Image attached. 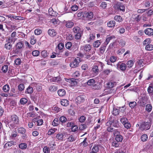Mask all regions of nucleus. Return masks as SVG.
I'll list each match as a JSON object with an SVG mask.
<instances>
[{
  "label": "nucleus",
  "mask_w": 153,
  "mask_h": 153,
  "mask_svg": "<svg viewBox=\"0 0 153 153\" xmlns=\"http://www.w3.org/2000/svg\"><path fill=\"white\" fill-rule=\"evenodd\" d=\"M118 123L117 120L112 119H111V121H110L109 123V124H110L111 125H112L115 128H118L120 127V126Z\"/></svg>",
  "instance_id": "nucleus-7"
},
{
  "label": "nucleus",
  "mask_w": 153,
  "mask_h": 153,
  "mask_svg": "<svg viewBox=\"0 0 153 153\" xmlns=\"http://www.w3.org/2000/svg\"><path fill=\"white\" fill-rule=\"evenodd\" d=\"M117 68L120 69L122 71H125L126 68V65L124 63H121V62H119L117 64Z\"/></svg>",
  "instance_id": "nucleus-6"
},
{
  "label": "nucleus",
  "mask_w": 153,
  "mask_h": 153,
  "mask_svg": "<svg viewBox=\"0 0 153 153\" xmlns=\"http://www.w3.org/2000/svg\"><path fill=\"white\" fill-rule=\"evenodd\" d=\"M114 19L119 22H121L123 21L122 18L120 16H115Z\"/></svg>",
  "instance_id": "nucleus-34"
},
{
  "label": "nucleus",
  "mask_w": 153,
  "mask_h": 153,
  "mask_svg": "<svg viewBox=\"0 0 153 153\" xmlns=\"http://www.w3.org/2000/svg\"><path fill=\"white\" fill-rule=\"evenodd\" d=\"M11 121L13 123L12 126V128H13L19 124V117L16 114L12 115L11 117Z\"/></svg>",
  "instance_id": "nucleus-1"
},
{
  "label": "nucleus",
  "mask_w": 153,
  "mask_h": 153,
  "mask_svg": "<svg viewBox=\"0 0 153 153\" xmlns=\"http://www.w3.org/2000/svg\"><path fill=\"white\" fill-rule=\"evenodd\" d=\"M39 54V52L38 51L35 50L33 51L32 52V54L35 56H38Z\"/></svg>",
  "instance_id": "nucleus-57"
},
{
  "label": "nucleus",
  "mask_w": 153,
  "mask_h": 153,
  "mask_svg": "<svg viewBox=\"0 0 153 153\" xmlns=\"http://www.w3.org/2000/svg\"><path fill=\"white\" fill-rule=\"evenodd\" d=\"M116 6L117 8L120 9V10H125V7L123 4H118Z\"/></svg>",
  "instance_id": "nucleus-27"
},
{
  "label": "nucleus",
  "mask_w": 153,
  "mask_h": 153,
  "mask_svg": "<svg viewBox=\"0 0 153 153\" xmlns=\"http://www.w3.org/2000/svg\"><path fill=\"white\" fill-rule=\"evenodd\" d=\"M59 120L62 123L65 122L67 121L66 117L64 116H61L59 118Z\"/></svg>",
  "instance_id": "nucleus-54"
},
{
  "label": "nucleus",
  "mask_w": 153,
  "mask_h": 153,
  "mask_svg": "<svg viewBox=\"0 0 153 153\" xmlns=\"http://www.w3.org/2000/svg\"><path fill=\"white\" fill-rule=\"evenodd\" d=\"M114 83H115V82H110L107 83L106 85L107 87L109 88H111L114 87Z\"/></svg>",
  "instance_id": "nucleus-39"
},
{
  "label": "nucleus",
  "mask_w": 153,
  "mask_h": 153,
  "mask_svg": "<svg viewBox=\"0 0 153 153\" xmlns=\"http://www.w3.org/2000/svg\"><path fill=\"white\" fill-rule=\"evenodd\" d=\"M95 80L93 79H91L88 81L87 84L88 85H94L95 84Z\"/></svg>",
  "instance_id": "nucleus-41"
},
{
  "label": "nucleus",
  "mask_w": 153,
  "mask_h": 153,
  "mask_svg": "<svg viewBox=\"0 0 153 153\" xmlns=\"http://www.w3.org/2000/svg\"><path fill=\"white\" fill-rule=\"evenodd\" d=\"M145 49L146 50L151 51L153 50V45H147L145 47Z\"/></svg>",
  "instance_id": "nucleus-30"
},
{
  "label": "nucleus",
  "mask_w": 153,
  "mask_h": 153,
  "mask_svg": "<svg viewBox=\"0 0 153 153\" xmlns=\"http://www.w3.org/2000/svg\"><path fill=\"white\" fill-rule=\"evenodd\" d=\"M27 100L25 98H21L20 101V103L22 105L25 104L27 102Z\"/></svg>",
  "instance_id": "nucleus-43"
},
{
  "label": "nucleus",
  "mask_w": 153,
  "mask_h": 153,
  "mask_svg": "<svg viewBox=\"0 0 153 153\" xmlns=\"http://www.w3.org/2000/svg\"><path fill=\"white\" fill-rule=\"evenodd\" d=\"M92 71L95 73L99 71L98 66L96 65L94 66L92 69Z\"/></svg>",
  "instance_id": "nucleus-58"
},
{
  "label": "nucleus",
  "mask_w": 153,
  "mask_h": 153,
  "mask_svg": "<svg viewBox=\"0 0 153 153\" xmlns=\"http://www.w3.org/2000/svg\"><path fill=\"white\" fill-rule=\"evenodd\" d=\"M61 81V79L59 76L57 77H53L50 79V81L51 82H58Z\"/></svg>",
  "instance_id": "nucleus-12"
},
{
  "label": "nucleus",
  "mask_w": 153,
  "mask_h": 153,
  "mask_svg": "<svg viewBox=\"0 0 153 153\" xmlns=\"http://www.w3.org/2000/svg\"><path fill=\"white\" fill-rule=\"evenodd\" d=\"M115 25V22L114 21L112 20L108 22L107 25L109 27H114Z\"/></svg>",
  "instance_id": "nucleus-15"
},
{
  "label": "nucleus",
  "mask_w": 153,
  "mask_h": 153,
  "mask_svg": "<svg viewBox=\"0 0 153 153\" xmlns=\"http://www.w3.org/2000/svg\"><path fill=\"white\" fill-rule=\"evenodd\" d=\"M16 48L15 51L16 53L21 52L23 48L24 44L23 42L20 41L18 42L16 45Z\"/></svg>",
  "instance_id": "nucleus-3"
},
{
  "label": "nucleus",
  "mask_w": 153,
  "mask_h": 153,
  "mask_svg": "<svg viewBox=\"0 0 153 153\" xmlns=\"http://www.w3.org/2000/svg\"><path fill=\"white\" fill-rule=\"evenodd\" d=\"M72 45V43L71 42H68L65 44L66 48L68 49H69L71 47Z\"/></svg>",
  "instance_id": "nucleus-62"
},
{
  "label": "nucleus",
  "mask_w": 153,
  "mask_h": 153,
  "mask_svg": "<svg viewBox=\"0 0 153 153\" xmlns=\"http://www.w3.org/2000/svg\"><path fill=\"white\" fill-rule=\"evenodd\" d=\"M119 142L116 140V141H114L112 143V145L113 147H118L119 146L120 144Z\"/></svg>",
  "instance_id": "nucleus-40"
},
{
  "label": "nucleus",
  "mask_w": 153,
  "mask_h": 153,
  "mask_svg": "<svg viewBox=\"0 0 153 153\" xmlns=\"http://www.w3.org/2000/svg\"><path fill=\"white\" fill-rule=\"evenodd\" d=\"M48 53L45 50L42 51L41 52L42 56L44 57H46L48 56Z\"/></svg>",
  "instance_id": "nucleus-45"
},
{
  "label": "nucleus",
  "mask_w": 153,
  "mask_h": 153,
  "mask_svg": "<svg viewBox=\"0 0 153 153\" xmlns=\"http://www.w3.org/2000/svg\"><path fill=\"white\" fill-rule=\"evenodd\" d=\"M65 26L68 28H70L72 27L74 24V23L71 21H68L65 22Z\"/></svg>",
  "instance_id": "nucleus-16"
},
{
  "label": "nucleus",
  "mask_w": 153,
  "mask_h": 153,
  "mask_svg": "<svg viewBox=\"0 0 153 153\" xmlns=\"http://www.w3.org/2000/svg\"><path fill=\"white\" fill-rule=\"evenodd\" d=\"M48 13L50 15L52 16H55L56 15V13L54 11L52 8H50L48 10Z\"/></svg>",
  "instance_id": "nucleus-17"
},
{
  "label": "nucleus",
  "mask_w": 153,
  "mask_h": 153,
  "mask_svg": "<svg viewBox=\"0 0 153 153\" xmlns=\"http://www.w3.org/2000/svg\"><path fill=\"white\" fill-rule=\"evenodd\" d=\"M115 139L116 140L119 142H121L123 139V137L120 134L116 136Z\"/></svg>",
  "instance_id": "nucleus-25"
},
{
  "label": "nucleus",
  "mask_w": 153,
  "mask_h": 153,
  "mask_svg": "<svg viewBox=\"0 0 153 153\" xmlns=\"http://www.w3.org/2000/svg\"><path fill=\"white\" fill-rule=\"evenodd\" d=\"M8 70V66L7 65H4L1 68V70L3 72L6 73Z\"/></svg>",
  "instance_id": "nucleus-50"
},
{
  "label": "nucleus",
  "mask_w": 153,
  "mask_h": 153,
  "mask_svg": "<svg viewBox=\"0 0 153 153\" xmlns=\"http://www.w3.org/2000/svg\"><path fill=\"white\" fill-rule=\"evenodd\" d=\"M143 62H144L143 59H140L138 61H137V62H136L137 65H138V66L140 67H143L144 65V63Z\"/></svg>",
  "instance_id": "nucleus-20"
},
{
  "label": "nucleus",
  "mask_w": 153,
  "mask_h": 153,
  "mask_svg": "<svg viewBox=\"0 0 153 153\" xmlns=\"http://www.w3.org/2000/svg\"><path fill=\"white\" fill-rule=\"evenodd\" d=\"M84 17L90 20L93 17L94 14L93 12H85Z\"/></svg>",
  "instance_id": "nucleus-10"
},
{
  "label": "nucleus",
  "mask_w": 153,
  "mask_h": 153,
  "mask_svg": "<svg viewBox=\"0 0 153 153\" xmlns=\"http://www.w3.org/2000/svg\"><path fill=\"white\" fill-rule=\"evenodd\" d=\"M73 31L76 33L75 38L77 39H79L81 37V32L80 28L78 27H75L73 28Z\"/></svg>",
  "instance_id": "nucleus-2"
},
{
  "label": "nucleus",
  "mask_w": 153,
  "mask_h": 153,
  "mask_svg": "<svg viewBox=\"0 0 153 153\" xmlns=\"http://www.w3.org/2000/svg\"><path fill=\"white\" fill-rule=\"evenodd\" d=\"M58 22V20L55 18L51 19L50 21L51 23L55 25L57 24Z\"/></svg>",
  "instance_id": "nucleus-59"
},
{
  "label": "nucleus",
  "mask_w": 153,
  "mask_h": 153,
  "mask_svg": "<svg viewBox=\"0 0 153 153\" xmlns=\"http://www.w3.org/2000/svg\"><path fill=\"white\" fill-rule=\"evenodd\" d=\"M18 131L19 133L24 134L26 132L25 129L23 127H21L18 129Z\"/></svg>",
  "instance_id": "nucleus-26"
},
{
  "label": "nucleus",
  "mask_w": 153,
  "mask_h": 153,
  "mask_svg": "<svg viewBox=\"0 0 153 153\" xmlns=\"http://www.w3.org/2000/svg\"><path fill=\"white\" fill-rule=\"evenodd\" d=\"M91 48V46L89 44H86L81 47L82 49L84 50V52H85L86 53L89 52Z\"/></svg>",
  "instance_id": "nucleus-9"
},
{
  "label": "nucleus",
  "mask_w": 153,
  "mask_h": 153,
  "mask_svg": "<svg viewBox=\"0 0 153 153\" xmlns=\"http://www.w3.org/2000/svg\"><path fill=\"white\" fill-rule=\"evenodd\" d=\"M81 61V59L79 57H77L74 59L72 62L70 64V66L71 67L73 68L77 67L79 63Z\"/></svg>",
  "instance_id": "nucleus-4"
},
{
  "label": "nucleus",
  "mask_w": 153,
  "mask_h": 153,
  "mask_svg": "<svg viewBox=\"0 0 153 153\" xmlns=\"http://www.w3.org/2000/svg\"><path fill=\"white\" fill-rule=\"evenodd\" d=\"M151 40L150 39H146L143 42V44L144 45H146V44L149 45L151 42Z\"/></svg>",
  "instance_id": "nucleus-42"
},
{
  "label": "nucleus",
  "mask_w": 153,
  "mask_h": 153,
  "mask_svg": "<svg viewBox=\"0 0 153 153\" xmlns=\"http://www.w3.org/2000/svg\"><path fill=\"white\" fill-rule=\"evenodd\" d=\"M150 126L151 125L150 123L149 122H144L141 124L139 128L142 131L145 130H148L150 128Z\"/></svg>",
  "instance_id": "nucleus-5"
},
{
  "label": "nucleus",
  "mask_w": 153,
  "mask_h": 153,
  "mask_svg": "<svg viewBox=\"0 0 153 153\" xmlns=\"http://www.w3.org/2000/svg\"><path fill=\"white\" fill-rule=\"evenodd\" d=\"M48 34L51 36L53 37L57 34L56 32L53 29H49L48 31Z\"/></svg>",
  "instance_id": "nucleus-13"
},
{
  "label": "nucleus",
  "mask_w": 153,
  "mask_h": 153,
  "mask_svg": "<svg viewBox=\"0 0 153 153\" xmlns=\"http://www.w3.org/2000/svg\"><path fill=\"white\" fill-rule=\"evenodd\" d=\"M27 147V144L24 143H21L19 145V148L23 149H26Z\"/></svg>",
  "instance_id": "nucleus-29"
},
{
  "label": "nucleus",
  "mask_w": 153,
  "mask_h": 153,
  "mask_svg": "<svg viewBox=\"0 0 153 153\" xmlns=\"http://www.w3.org/2000/svg\"><path fill=\"white\" fill-rule=\"evenodd\" d=\"M85 14V13L83 12H79L77 14V16L78 17H80L81 18H84V14Z\"/></svg>",
  "instance_id": "nucleus-55"
},
{
  "label": "nucleus",
  "mask_w": 153,
  "mask_h": 153,
  "mask_svg": "<svg viewBox=\"0 0 153 153\" xmlns=\"http://www.w3.org/2000/svg\"><path fill=\"white\" fill-rule=\"evenodd\" d=\"M101 42L99 40L95 41L93 44V46L95 48H98L100 45Z\"/></svg>",
  "instance_id": "nucleus-33"
},
{
  "label": "nucleus",
  "mask_w": 153,
  "mask_h": 153,
  "mask_svg": "<svg viewBox=\"0 0 153 153\" xmlns=\"http://www.w3.org/2000/svg\"><path fill=\"white\" fill-rule=\"evenodd\" d=\"M117 59V58L114 56H111L110 58V60L111 62H115Z\"/></svg>",
  "instance_id": "nucleus-63"
},
{
  "label": "nucleus",
  "mask_w": 153,
  "mask_h": 153,
  "mask_svg": "<svg viewBox=\"0 0 153 153\" xmlns=\"http://www.w3.org/2000/svg\"><path fill=\"white\" fill-rule=\"evenodd\" d=\"M152 109V106L151 104H147L146 105V110L149 112H150Z\"/></svg>",
  "instance_id": "nucleus-35"
},
{
  "label": "nucleus",
  "mask_w": 153,
  "mask_h": 153,
  "mask_svg": "<svg viewBox=\"0 0 153 153\" xmlns=\"http://www.w3.org/2000/svg\"><path fill=\"white\" fill-rule=\"evenodd\" d=\"M127 63L128 67L129 68H131L134 64V62L132 60L128 61Z\"/></svg>",
  "instance_id": "nucleus-52"
},
{
  "label": "nucleus",
  "mask_w": 153,
  "mask_h": 153,
  "mask_svg": "<svg viewBox=\"0 0 153 153\" xmlns=\"http://www.w3.org/2000/svg\"><path fill=\"white\" fill-rule=\"evenodd\" d=\"M12 46V45L9 42H7L4 45V48L8 50H10Z\"/></svg>",
  "instance_id": "nucleus-37"
},
{
  "label": "nucleus",
  "mask_w": 153,
  "mask_h": 153,
  "mask_svg": "<svg viewBox=\"0 0 153 153\" xmlns=\"http://www.w3.org/2000/svg\"><path fill=\"white\" fill-rule=\"evenodd\" d=\"M76 138L75 137L72 135H70L67 138V140L69 142H73L75 141Z\"/></svg>",
  "instance_id": "nucleus-32"
},
{
  "label": "nucleus",
  "mask_w": 153,
  "mask_h": 153,
  "mask_svg": "<svg viewBox=\"0 0 153 153\" xmlns=\"http://www.w3.org/2000/svg\"><path fill=\"white\" fill-rule=\"evenodd\" d=\"M85 97L84 95H81L77 97L75 101L77 104L83 102L85 100Z\"/></svg>",
  "instance_id": "nucleus-8"
},
{
  "label": "nucleus",
  "mask_w": 153,
  "mask_h": 153,
  "mask_svg": "<svg viewBox=\"0 0 153 153\" xmlns=\"http://www.w3.org/2000/svg\"><path fill=\"white\" fill-rule=\"evenodd\" d=\"M33 92V88L30 86H29L25 91V93L32 94Z\"/></svg>",
  "instance_id": "nucleus-21"
},
{
  "label": "nucleus",
  "mask_w": 153,
  "mask_h": 153,
  "mask_svg": "<svg viewBox=\"0 0 153 153\" xmlns=\"http://www.w3.org/2000/svg\"><path fill=\"white\" fill-rule=\"evenodd\" d=\"M139 101L140 103L144 105L146 103V99L145 97H143L140 99Z\"/></svg>",
  "instance_id": "nucleus-36"
},
{
  "label": "nucleus",
  "mask_w": 153,
  "mask_h": 153,
  "mask_svg": "<svg viewBox=\"0 0 153 153\" xmlns=\"http://www.w3.org/2000/svg\"><path fill=\"white\" fill-rule=\"evenodd\" d=\"M129 106L131 108H134V107L137 105L136 102L135 101L131 102L129 104Z\"/></svg>",
  "instance_id": "nucleus-44"
},
{
  "label": "nucleus",
  "mask_w": 153,
  "mask_h": 153,
  "mask_svg": "<svg viewBox=\"0 0 153 153\" xmlns=\"http://www.w3.org/2000/svg\"><path fill=\"white\" fill-rule=\"evenodd\" d=\"M120 113V110L119 109L116 108H114L112 112V114L116 116L118 115Z\"/></svg>",
  "instance_id": "nucleus-24"
},
{
  "label": "nucleus",
  "mask_w": 153,
  "mask_h": 153,
  "mask_svg": "<svg viewBox=\"0 0 153 153\" xmlns=\"http://www.w3.org/2000/svg\"><path fill=\"white\" fill-rule=\"evenodd\" d=\"M86 120V117L84 116H81L79 118V120L81 123H83Z\"/></svg>",
  "instance_id": "nucleus-51"
},
{
  "label": "nucleus",
  "mask_w": 153,
  "mask_h": 153,
  "mask_svg": "<svg viewBox=\"0 0 153 153\" xmlns=\"http://www.w3.org/2000/svg\"><path fill=\"white\" fill-rule=\"evenodd\" d=\"M120 131H119L118 129H114L113 132V134L114 136H116L118 135H120Z\"/></svg>",
  "instance_id": "nucleus-48"
},
{
  "label": "nucleus",
  "mask_w": 153,
  "mask_h": 153,
  "mask_svg": "<svg viewBox=\"0 0 153 153\" xmlns=\"http://www.w3.org/2000/svg\"><path fill=\"white\" fill-rule=\"evenodd\" d=\"M111 71V70L106 69L103 71V73L105 75H108Z\"/></svg>",
  "instance_id": "nucleus-61"
},
{
  "label": "nucleus",
  "mask_w": 153,
  "mask_h": 153,
  "mask_svg": "<svg viewBox=\"0 0 153 153\" xmlns=\"http://www.w3.org/2000/svg\"><path fill=\"white\" fill-rule=\"evenodd\" d=\"M58 94L60 96L62 97L65 95V91L64 89H60L58 91Z\"/></svg>",
  "instance_id": "nucleus-19"
},
{
  "label": "nucleus",
  "mask_w": 153,
  "mask_h": 153,
  "mask_svg": "<svg viewBox=\"0 0 153 153\" xmlns=\"http://www.w3.org/2000/svg\"><path fill=\"white\" fill-rule=\"evenodd\" d=\"M15 142L13 141L8 142L6 143L4 145V147L6 148H9L11 146L14 145Z\"/></svg>",
  "instance_id": "nucleus-18"
},
{
  "label": "nucleus",
  "mask_w": 153,
  "mask_h": 153,
  "mask_svg": "<svg viewBox=\"0 0 153 153\" xmlns=\"http://www.w3.org/2000/svg\"><path fill=\"white\" fill-rule=\"evenodd\" d=\"M147 91L149 93H152L153 92V87L149 86L148 88Z\"/></svg>",
  "instance_id": "nucleus-64"
},
{
  "label": "nucleus",
  "mask_w": 153,
  "mask_h": 153,
  "mask_svg": "<svg viewBox=\"0 0 153 153\" xmlns=\"http://www.w3.org/2000/svg\"><path fill=\"white\" fill-rule=\"evenodd\" d=\"M99 151V148L98 146H94L92 148L91 152L90 153H97Z\"/></svg>",
  "instance_id": "nucleus-22"
},
{
  "label": "nucleus",
  "mask_w": 153,
  "mask_h": 153,
  "mask_svg": "<svg viewBox=\"0 0 153 153\" xmlns=\"http://www.w3.org/2000/svg\"><path fill=\"white\" fill-rule=\"evenodd\" d=\"M100 7L102 8L105 9L107 7V4L105 2H102L100 5Z\"/></svg>",
  "instance_id": "nucleus-53"
},
{
  "label": "nucleus",
  "mask_w": 153,
  "mask_h": 153,
  "mask_svg": "<svg viewBox=\"0 0 153 153\" xmlns=\"http://www.w3.org/2000/svg\"><path fill=\"white\" fill-rule=\"evenodd\" d=\"M147 139L148 136L146 134H143L141 137V139L143 141H146Z\"/></svg>",
  "instance_id": "nucleus-49"
},
{
  "label": "nucleus",
  "mask_w": 153,
  "mask_h": 153,
  "mask_svg": "<svg viewBox=\"0 0 153 153\" xmlns=\"http://www.w3.org/2000/svg\"><path fill=\"white\" fill-rule=\"evenodd\" d=\"M120 121L121 123L124 125V123H126L128 122V120L125 117H123L121 118Z\"/></svg>",
  "instance_id": "nucleus-60"
},
{
  "label": "nucleus",
  "mask_w": 153,
  "mask_h": 153,
  "mask_svg": "<svg viewBox=\"0 0 153 153\" xmlns=\"http://www.w3.org/2000/svg\"><path fill=\"white\" fill-rule=\"evenodd\" d=\"M34 33L36 35H39L42 33V31L39 28L36 29L34 31Z\"/></svg>",
  "instance_id": "nucleus-47"
},
{
  "label": "nucleus",
  "mask_w": 153,
  "mask_h": 153,
  "mask_svg": "<svg viewBox=\"0 0 153 153\" xmlns=\"http://www.w3.org/2000/svg\"><path fill=\"white\" fill-rule=\"evenodd\" d=\"M106 46L104 44L102 45L100 49V51L101 53L103 54L104 53L105 49Z\"/></svg>",
  "instance_id": "nucleus-38"
},
{
  "label": "nucleus",
  "mask_w": 153,
  "mask_h": 153,
  "mask_svg": "<svg viewBox=\"0 0 153 153\" xmlns=\"http://www.w3.org/2000/svg\"><path fill=\"white\" fill-rule=\"evenodd\" d=\"M57 87L54 85L51 86L49 88V90L51 92H54L57 90Z\"/></svg>",
  "instance_id": "nucleus-28"
},
{
  "label": "nucleus",
  "mask_w": 153,
  "mask_h": 153,
  "mask_svg": "<svg viewBox=\"0 0 153 153\" xmlns=\"http://www.w3.org/2000/svg\"><path fill=\"white\" fill-rule=\"evenodd\" d=\"M10 89L9 86L8 85H4L3 88V89L4 91L5 92H7L9 91Z\"/></svg>",
  "instance_id": "nucleus-46"
},
{
  "label": "nucleus",
  "mask_w": 153,
  "mask_h": 153,
  "mask_svg": "<svg viewBox=\"0 0 153 153\" xmlns=\"http://www.w3.org/2000/svg\"><path fill=\"white\" fill-rule=\"evenodd\" d=\"M69 101L67 100H62L61 102V105L64 106H67L69 104Z\"/></svg>",
  "instance_id": "nucleus-23"
},
{
  "label": "nucleus",
  "mask_w": 153,
  "mask_h": 153,
  "mask_svg": "<svg viewBox=\"0 0 153 153\" xmlns=\"http://www.w3.org/2000/svg\"><path fill=\"white\" fill-rule=\"evenodd\" d=\"M59 122L58 119L55 118L52 122V125L54 126H57L59 124Z\"/></svg>",
  "instance_id": "nucleus-31"
},
{
  "label": "nucleus",
  "mask_w": 153,
  "mask_h": 153,
  "mask_svg": "<svg viewBox=\"0 0 153 153\" xmlns=\"http://www.w3.org/2000/svg\"><path fill=\"white\" fill-rule=\"evenodd\" d=\"M66 134V133H60L57 134L56 136V138L59 140H62L63 139V137L64 135Z\"/></svg>",
  "instance_id": "nucleus-14"
},
{
  "label": "nucleus",
  "mask_w": 153,
  "mask_h": 153,
  "mask_svg": "<svg viewBox=\"0 0 153 153\" xmlns=\"http://www.w3.org/2000/svg\"><path fill=\"white\" fill-rule=\"evenodd\" d=\"M145 33L149 36L153 35V29L151 28L146 29L144 31Z\"/></svg>",
  "instance_id": "nucleus-11"
},
{
  "label": "nucleus",
  "mask_w": 153,
  "mask_h": 153,
  "mask_svg": "<svg viewBox=\"0 0 153 153\" xmlns=\"http://www.w3.org/2000/svg\"><path fill=\"white\" fill-rule=\"evenodd\" d=\"M25 86L23 84H20L18 86V89L20 91H22L24 90Z\"/></svg>",
  "instance_id": "nucleus-56"
}]
</instances>
